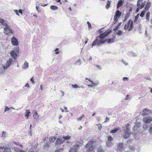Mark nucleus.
Instances as JSON below:
<instances>
[{
    "label": "nucleus",
    "mask_w": 152,
    "mask_h": 152,
    "mask_svg": "<svg viewBox=\"0 0 152 152\" xmlns=\"http://www.w3.org/2000/svg\"><path fill=\"white\" fill-rule=\"evenodd\" d=\"M102 28L98 30V31L100 35L96 37V39L92 43L91 45L92 47L96 45H100L105 43L107 41L109 43L113 42H114V39L113 38L108 39H105L106 37L112 32V30H107L103 32L102 31Z\"/></svg>",
    "instance_id": "nucleus-1"
},
{
    "label": "nucleus",
    "mask_w": 152,
    "mask_h": 152,
    "mask_svg": "<svg viewBox=\"0 0 152 152\" xmlns=\"http://www.w3.org/2000/svg\"><path fill=\"white\" fill-rule=\"evenodd\" d=\"M96 141L94 140H91L89 141L85 146L86 152H93L95 149V147L93 145Z\"/></svg>",
    "instance_id": "nucleus-2"
},
{
    "label": "nucleus",
    "mask_w": 152,
    "mask_h": 152,
    "mask_svg": "<svg viewBox=\"0 0 152 152\" xmlns=\"http://www.w3.org/2000/svg\"><path fill=\"white\" fill-rule=\"evenodd\" d=\"M145 3L146 1H143V0H138L137 4V8L136 12H138L140 9L143 8L145 6Z\"/></svg>",
    "instance_id": "nucleus-3"
},
{
    "label": "nucleus",
    "mask_w": 152,
    "mask_h": 152,
    "mask_svg": "<svg viewBox=\"0 0 152 152\" xmlns=\"http://www.w3.org/2000/svg\"><path fill=\"white\" fill-rule=\"evenodd\" d=\"M133 26V21L130 20L128 21L127 23L125 25L124 28L125 30L129 31L132 29Z\"/></svg>",
    "instance_id": "nucleus-4"
},
{
    "label": "nucleus",
    "mask_w": 152,
    "mask_h": 152,
    "mask_svg": "<svg viewBox=\"0 0 152 152\" xmlns=\"http://www.w3.org/2000/svg\"><path fill=\"white\" fill-rule=\"evenodd\" d=\"M19 53V48L18 47L15 48V50H12L10 52V54L14 60H15L17 56V54Z\"/></svg>",
    "instance_id": "nucleus-5"
},
{
    "label": "nucleus",
    "mask_w": 152,
    "mask_h": 152,
    "mask_svg": "<svg viewBox=\"0 0 152 152\" xmlns=\"http://www.w3.org/2000/svg\"><path fill=\"white\" fill-rule=\"evenodd\" d=\"M4 32L5 34L8 35L13 33L12 30L10 28L8 25L4 28Z\"/></svg>",
    "instance_id": "nucleus-6"
},
{
    "label": "nucleus",
    "mask_w": 152,
    "mask_h": 152,
    "mask_svg": "<svg viewBox=\"0 0 152 152\" xmlns=\"http://www.w3.org/2000/svg\"><path fill=\"white\" fill-rule=\"evenodd\" d=\"M124 149V144L122 142H119L118 144L117 151L118 152H121Z\"/></svg>",
    "instance_id": "nucleus-7"
},
{
    "label": "nucleus",
    "mask_w": 152,
    "mask_h": 152,
    "mask_svg": "<svg viewBox=\"0 0 152 152\" xmlns=\"http://www.w3.org/2000/svg\"><path fill=\"white\" fill-rule=\"evenodd\" d=\"M121 12L118 10H117L115 13V15L114 16V20L117 21L121 15Z\"/></svg>",
    "instance_id": "nucleus-8"
},
{
    "label": "nucleus",
    "mask_w": 152,
    "mask_h": 152,
    "mask_svg": "<svg viewBox=\"0 0 152 152\" xmlns=\"http://www.w3.org/2000/svg\"><path fill=\"white\" fill-rule=\"evenodd\" d=\"M144 122L145 123H150L152 121V117L151 116L144 117L142 119Z\"/></svg>",
    "instance_id": "nucleus-9"
},
{
    "label": "nucleus",
    "mask_w": 152,
    "mask_h": 152,
    "mask_svg": "<svg viewBox=\"0 0 152 152\" xmlns=\"http://www.w3.org/2000/svg\"><path fill=\"white\" fill-rule=\"evenodd\" d=\"M131 134L130 130L127 128L124 132V134L123 135V137L125 139H127L129 137Z\"/></svg>",
    "instance_id": "nucleus-10"
},
{
    "label": "nucleus",
    "mask_w": 152,
    "mask_h": 152,
    "mask_svg": "<svg viewBox=\"0 0 152 152\" xmlns=\"http://www.w3.org/2000/svg\"><path fill=\"white\" fill-rule=\"evenodd\" d=\"M12 62V60L11 59H9L7 62L5 66H4L3 68L5 70L7 69V68L11 64Z\"/></svg>",
    "instance_id": "nucleus-11"
},
{
    "label": "nucleus",
    "mask_w": 152,
    "mask_h": 152,
    "mask_svg": "<svg viewBox=\"0 0 152 152\" xmlns=\"http://www.w3.org/2000/svg\"><path fill=\"white\" fill-rule=\"evenodd\" d=\"M12 44L15 46L18 45V42L17 39L14 37H13L11 39Z\"/></svg>",
    "instance_id": "nucleus-12"
},
{
    "label": "nucleus",
    "mask_w": 152,
    "mask_h": 152,
    "mask_svg": "<svg viewBox=\"0 0 152 152\" xmlns=\"http://www.w3.org/2000/svg\"><path fill=\"white\" fill-rule=\"evenodd\" d=\"M151 113V111L149 110L145 109L142 112L141 115L142 116H144L148 115Z\"/></svg>",
    "instance_id": "nucleus-13"
},
{
    "label": "nucleus",
    "mask_w": 152,
    "mask_h": 152,
    "mask_svg": "<svg viewBox=\"0 0 152 152\" xmlns=\"http://www.w3.org/2000/svg\"><path fill=\"white\" fill-rule=\"evenodd\" d=\"M79 147V145H76L74 146L73 148H71L69 150V152H77Z\"/></svg>",
    "instance_id": "nucleus-14"
},
{
    "label": "nucleus",
    "mask_w": 152,
    "mask_h": 152,
    "mask_svg": "<svg viewBox=\"0 0 152 152\" xmlns=\"http://www.w3.org/2000/svg\"><path fill=\"white\" fill-rule=\"evenodd\" d=\"M64 141L65 140H62L61 139L58 138L55 142V143L56 145H60L63 143Z\"/></svg>",
    "instance_id": "nucleus-15"
},
{
    "label": "nucleus",
    "mask_w": 152,
    "mask_h": 152,
    "mask_svg": "<svg viewBox=\"0 0 152 152\" xmlns=\"http://www.w3.org/2000/svg\"><path fill=\"white\" fill-rule=\"evenodd\" d=\"M33 117L35 119H38L39 118L38 114L37 111H34L33 112Z\"/></svg>",
    "instance_id": "nucleus-16"
},
{
    "label": "nucleus",
    "mask_w": 152,
    "mask_h": 152,
    "mask_svg": "<svg viewBox=\"0 0 152 152\" xmlns=\"http://www.w3.org/2000/svg\"><path fill=\"white\" fill-rule=\"evenodd\" d=\"M4 149V152H11L10 149L8 148H4V146L0 147V149L2 150Z\"/></svg>",
    "instance_id": "nucleus-17"
},
{
    "label": "nucleus",
    "mask_w": 152,
    "mask_h": 152,
    "mask_svg": "<svg viewBox=\"0 0 152 152\" xmlns=\"http://www.w3.org/2000/svg\"><path fill=\"white\" fill-rule=\"evenodd\" d=\"M151 6V3L150 2H147L146 5L145 6V8L144 10L147 11L148 10Z\"/></svg>",
    "instance_id": "nucleus-18"
},
{
    "label": "nucleus",
    "mask_w": 152,
    "mask_h": 152,
    "mask_svg": "<svg viewBox=\"0 0 152 152\" xmlns=\"http://www.w3.org/2000/svg\"><path fill=\"white\" fill-rule=\"evenodd\" d=\"M150 12H148L145 15V19L147 21H149L150 19Z\"/></svg>",
    "instance_id": "nucleus-19"
},
{
    "label": "nucleus",
    "mask_w": 152,
    "mask_h": 152,
    "mask_svg": "<svg viewBox=\"0 0 152 152\" xmlns=\"http://www.w3.org/2000/svg\"><path fill=\"white\" fill-rule=\"evenodd\" d=\"M0 23L5 27L8 26L7 24L5 23L4 20L3 19L0 18Z\"/></svg>",
    "instance_id": "nucleus-20"
},
{
    "label": "nucleus",
    "mask_w": 152,
    "mask_h": 152,
    "mask_svg": "<svg viewBox=\"0 0 152 152\" xmlns=\"http://www.w3.org/2000/svg\"><path fill=\"white\" fill-rule=\"evenodd\" d=\"M123 3V1L121 0H119L117 4V8L118 9L122 5Z\"/></svg>",
    "instance_id": "nucleus-21"
},
{
    "label": "nucleus",
    "mask_w": 152,
    "mask_h": 152,
    "mask_svg": "<svg viewBox=\"0 0 152 152\" xmlns=\"http://www.w3.org/2000/svg\"><path fill=\"white\" fill-rule=\"evenodd\" d=\"M23 68L24 69H27L28 67V63L27 61L25 62L23 65Z\"/></svg>",
    "instance_id": "nucleus-22"
},
{
    "label": "nucleus",
    "mask_w": 152,
    "mask_h": 152,
    "mask_svg": "<svg viewBox=\"0 0 152 152\" xmlns=\"http://www.w3.org/2000/svg\"><path fill=\"white\" fill-rule=\"evenodd\" d=\"M30 113L29 110H26L25 112V116L27 119L28 118V116L29 114Z\"/></svg>",
    "instance_id": "nucleus-23"
},
{
    "label": "nucleus",
    "mask_w": 152,
    "mask_h": 152,
    "mask_svg": "<svg viewBox=\"0 0 152 152\" xmlns=\"http://www.w3.org/2000/svg\"><path fill=\"white\" fill-rule=\"evenodd\" d=\"M56 140V137H51L49 139V141L50 142H53Z\"/></svg>",
    "instance_id": "nucleus-24"
},
{
    "label": "nucleus",
    "mask_w": 152,
    "mask_h": 152,
    "mask_svg": "<svg viewBox=\"0 0 152 152\" xmlns=\"http://www.w3.org/2000/svg\"><path fill=\"white\" fill-rule=\"evenodd\" d=\"M50 9L53 10H57L58 9V7L55 5H52L50 6Z\"/></svg>",
    "instance_id": "nucleus-25"
},
{
    "label": "nucleus",
    "mask_w": 152,
    "mask_h": 152,
    "mask_svg": "<svg viewBox=\"0 0 152 152\" xmlns=\"http://www.w3.org/2000/svg\"><path fill=\"white\" fill-rule=\"evenodd\" d=\"M111 4V1H109L108 0L107 1V4L106 6V8L107 9H108L110 5Z\"/></svg>",
    "instance_id": "nucleus-26"
},
{
    "label": "nucleus",
    "mask_w": 152,
    "mask_h": 152,
    "mask_svg": "<svg viewBox=\"0 0 152 152\" xmlns=\"http://www.w3.org/2000/svg\"><path fill=\"white\" fill-rule=\"evenodd\" d=\"M63 138L66 140H69L71 139V137L68 135L66 136H63Z\"/></svg>",
    "instance_id": "nucleus-27"
},
{
    "label": "nucleus",
    "mask_w": 152,
    "mask_h": 152,
    "mask_svg": "<svg viewBox=\"0 0 152 152\" xmlns=\"http://www.w3.org/2000/svg\"><path fill=\"white\" fill-rule=\"evenodd\" d=\"M130 15V13L129 12H127L126 13L124 19V21L126 20L127 18H128Z\"/></svg>",
    "instance_id": "nucleus-28"
},
{
    "label": "nucleus",
    "mask_w": 152,
    "mask_h": 152,
    "mask_svg": "<svg viewBox=\"0 0 152 152\" xmlns=\"http://www.w3.org/2000/svg\"><path fill=\"white\" fill-rule=\"evenodd\" d=\"M97 152H104V151L102 148L100 147L98 148Z\"/></svg>",
    "instance_id": "nucleus-29"
},
{
    "label": "nucleus",
    "mask_w": 152,
    "mask_h": 152,
    "mask_svg": "<svg viewBox=\"0 0 152 152\" xmlns=\"http://www.w3.org/2000/svg\"><path fill=\"white\" fill-rule=\"evenodd\" d=\"M146 12V11L145 10H143L140 14V17H143Z\"/></svg>",
    "instance_id": "nucleus-30"
},
{
    "label": "nucleus",
    "mask_w": 152,
    "mask_h": 152,
    "mask_svg": "<svg viewBox=\"0 0 152 152\" xmlns=\"http://www.w3.org/2000/svg\"><path fill=\"white\" fill-rule=\"evenodd\" d=\"M118 129V128L111 130L110 132L111 133H114L116 132Z\"/></svg>",
    "instance_id": "nucleus-31"
},
{
    "label": "nucleus",
    "mask_w": 152,
    "mask_h": 152,
    "mask_svg": "<svg viewBox=\"0 0 152 152\" xmlns=\"http://www.w3.org/2000/svg\"><path fill=\"white\" fill-rule=\"evenodd\" d=\"M72 87L73 88H79L80 87V86H78L77 85L75 84H72Z\"/></svg>",
    "instance_id": "nucleus-32"
},
{
    "label": "nucleus",
    "mask_w": 152,
    "mask_h": 152,
    "mask_svg": "<svg viewBox=\"0 0 152 152\" xmlns=\"http://www.w3.org/2000/svg\"><path fill=\"white\" fill-rule=\"evenodd\" d=\"M84 117H85L84 115H83L80 117L78 118L77 120L78 121H80L83 118H84Z\"/></svg>",
    "instance_id": "nucleus-33"
},
{
    "label": "nucleus",
    "mask_w": 152,
    "mask_h": 152,
    "mask_svg": "<svg viewBox=\"0 0 152 152\" xmlns=\"http://www.w3.org/2000/svg\"><path fill=\"white\" fill-rule=\"evenodd\" d=\"M88 80L90 82L92 83L93 86H96L97 85V83H93V81L91 80V79L90 78H88Z\"/></svg>",
    "instance_id": "nucleus-34"
},
{
    "label": "nucleus",
    "mask_w": 152,
    "mask_h": 152,
    "mask_svg": "<svg viewBox=\"0 0 152 152\" xmlns=\"http://www.w3.org/2000/svg\"><path fill=\"white\" fill-rule=\"evenodd\" d=\"M108 140L109 141H111L113 140V139L112 137L110 136H109L107 137Z\"/></svg>",
    "instance_id": "nucleus-35"
},
{
    "label": "nucleus",
    "mask_w": 152,
    "mask_h": 152,
    "mask_svg": "<svg viewBox=\"0 0 152 152\" xmlns=\"http://www.w3.org/2000/svg\"><path fill=\"white\" fill-rule=\"evenodd\" d=\"M14 143L16 145H17L18 146H19V147H20L21 148H22L23 147V146H22V145L19 144H18V143H17V142H14Z\"/></svg>",
    "instance_id": "nucleus-36"
},
{
    "label": "nucleus",
    "mask_w": 152,
    "mask_h": 152,
    "mask_svg": "<svg viewBox=\"0 0 152 152\" xmlns=\"http://www.w3.org/2000/svg\"><path fill=\"white\" fill-rule=\"evenodd\" d=\"M49 144L48 143H47L44 145L43 147L44 148H48L49 147Z\"/></svg>",
    "instance_id": "nucleus-37"
},
{
    "label": "nucleus",
    "mask_w": 152,
    "mask_h": 152,
    "mask_svg": "<svg viewBox=\"0 0 152 152\" xmlns=\"http://www.w3.org/2000/svg\"><path fill=\"white\" fill-rule=\"evenodd\" d=\"M97 126H98V129L99 130H100L102 128V125L100 124H99L97 125Z\"/></svg>",
    "instance_id": "nucleus-38"
},
{
    "label": "nucleus",
    "mask_w": 152,
    "mask_h": 152,
    "mask_svg": "<svg viewBox=\"0 0 152 152\" xmlns=\"http://www.w3.org/2000/svg\"><path fill=\"white\" fill-rule=\"evenodd\" d=\"M14 150L15 152H19L20 150L17 147L14 148Z\"/></svg>",
    "instance_id": "nucleus-39"
},
{
    "label": "nucleus",
    "mask_w": 152,
    "mask_h": 152,
    "mask_svg": "<svg viewBox=\"0 0 152 152\" xmlns=\"http://www.w3.org/2000/svg\"><path fill=\"white\" fill-rule=\"evenodd\" d=\"M143 128L145 130H146L148 128V126L147 124H144L143 125Z\"/></svg>",
    "instance_id": "nucleus-40"
},
{
    "label": "nucleus",
    "mask_w": 152,
    "mask_h": 152,
    "mask_svg": "<svg viewBox=\"0 0 152 152\" xmlns=\"http://www.w3.org/2000/svg\"><path fill=\"white\" fill-rule=\"evenodd\" d=\"M129 148L132 151H134L135 150V148L133 146H130Z\"/></svg>",
    "instance_id": "nucleus-41"
},
{
    "label": "nucleus",
    "mask_w": 152,
    "mask_h": 152,
    "mask_svg": "<svg viewBox=\"0 0 152 152\" xmlns=\"http://www.w3.org/2000/svg\"><path fill=\"white\" fill-rule=\"evenodd\" d=\"M122 33V32L120 30H118L117 32V34L119 35H121Z\"/></svg>",
    "instance_id": "nucleus-42"
},
{
    "label": "nucleus",
    "mask_w": 152,
    "mask_h": 152,
    "mask_svg": "<svg viewBox=\"0 0 152 152\" xmlns=\"http://www.w3.org/2000/svg\"><path fill=\"white\" fill-rule=\"evenodd\" d=\"M87 23L88 25L89 28H91V25L89 21H87Z\"/></svg>",
    "instance_id": "nucleus-43"
},
{
    "label": "nucleus",
    "mask_w": 152,
    "mask_h": 152,
    "mask_svg": "<svg viewBox=\"0 0 152 152\" xmlns=\"http://www.w3.org/2000/svg\"><path fill=\"white\" fill-rule=\"evenodd\" d=\"M149 132L151 133H152V124L151 125V126L150 127V128L149 129Z\"/></svg>",
    "instance_id": "nucleus-44"
},
{
    "label": "nucleus",
    "mask_w": 152,
    "mask_h": 152,
    "mask_svg": "<svg viewBox=\"0 0 152 152\" xmlns=\"http://www.w3.org/2000/svg\"><path fill=\"white\" fill-rule=\"evenodd\" d=\"M30 81L33 84L35 83V82L33 79V77H32L30 79Z\"/></svg>",
    "instance_id": "nucleus-45"
},
{
    "label": "nucleus",
    "mask_w": 152,
    "mask_h": 152,
    "mask_svg": "<svg viewBox=\"0 0 152 152\" xmlns=\"http://www.w3.org/2000/svg\"><path fill=\"white\" fill-rule=\"evenodd\" d=\"M59 50V49L58 48H56L55 50V51H56V52H55V54H58L59 53V52L58 51V50Z\"/></svg>",
    "instance_id": "nucleus-46"
},
{
    "label": "nucleus",
    "mask_w": 152,
    "mask_h": 152,
    "mask_svg": "<svg viewBox=\"0 0 152 152\" xmlns=\"http://www.w3.org/2000/svg\"><path fill=\"white\" fill-rule=\"evenodd\" d=\"M119 25H117L114 29L113 31H115L117 30L119 28Z\"/></svg>",
    "instance_id": "nucleus-47"
},
{
    "label": "nucleus",
    "mask_w": 152,
    "mask_h": 152,
    "mask_svg": "<svg viewBox=\"0 0 152 152\" xmlns=\"http://www.w3.org/2000/svg\"><path fill=\"white\" fill-rule=\"evenodd\" d=\"M111 143L110 142H108L107 143V147H109L111 146Z\"/></svg>",
    "instance_id": "nucleus-48"
},
{
    "label": "nucleus",
    "mask_w": 152,
    "mask_h": 152,
    "mask_svg": "<svg viewBox=\"0 0 152 152\" xmlns=\"http://www.w3.org/2000/svg\"><path fill=\"white\" fill-rule=\"evenodd\" d=\"M25 87H27V88H29L30 87V86H29V84H28V83H27L25 85Z\"/></svg>",
    "instance_id": "nucleus-49"
},
{
    "label": "nucleus",
    "mask_w": 152,
    "mask_h": 152,
    "mask_svg": "<svg viewBox=\"0 0 152 152\" xmlns=\"http://www.w3.org/2000/svg\"><path fill=\"white\" fill-rule=\"evenodd\" d=\"M36 9L37 10V11L38 12H40V10H39V6H36Z\"/></svg>",
    "instance_id": "nucleus-50"
},
{
    "label": "nucleus",
    "mask_w": 152,
    "mask_h": 152,
    "mask_svg": "<svg viewBox=\"0 0 152 152\" xmlns=\"http://www.w3.org/2000/svg\"><path fill=\"white\" fill-rule=\"evenodd\" d=\"M15 13L18 16H19V13H18V11L17 10H15Z\"/></svg>",
    "instance_id": "nucleus-51"
},
{
    "label": "nucleus",
    "mask_w": 152,
    "mask_h": 152,
    "mask_svg": "<svg viewBox=\"0 0 152 152\" xmlns=\"http://www.w3.org/2000/svg\"><path fill=\"white\" fill-rule=\"evenodd\" d=\"M128 79V78L126 77H124L123 78V80L124 81H125L126 80H127Z\"/></svg>",
    "instance_id": "nucleus-52"
},
{
    "label": "nucleus",
    "mask_w": 152,
    "mask_h": 152,
    "mask_svg": "<svg viewBox=\"0 0 152 152\" xmlns=\"http://www.w3.org/2000/svg\"><path fill=\"white\" fill-rule=\"evenodd\" d=\"M48 4H42L41 5L43 7H45L47 6L48 5Z\"/></svg>",
    "instance_id": "nucleus-53"
},
{
    "label": "nucleus",
    "mask_w": 152,
    "mask_h": 152,
    "mask_svg": "<svg viewBox=\"0 0 152 152\" xmlns=\"http://www.w3.org/2000/svg\"><path fill=\"white\" fill-rule=\"evenodd\" d=\"M10 109V108L8 107H6L5 108V110H4V111L6 112L7 110H8Z\"/></svg>",
    "instance_id": "nucleus-54"
},
{
    "label": "nucleus",
    "mask_w": 152,
    "mask_h": 152,
    "mask_svg": "<svg viewBox=\"0 0 152 152\" xmlns=\"http://www.w3.org/2000/svg\"><path fill=\"white\" fill-rule=\"evenodd\" d=\"M129 95H127L126 96L125 98V99H126V100L128 99H129Z\"/></svg>",
    "instance_id": "nucleus-55"
},
{
    "label": "nucleus",
    "mask_w": 152,
    "mask_h": 152,
    "mask_svg": "<svg viewBox=\"0 0 152 152\" xmlns=\"http://www.w3.org/2000/svg\"><path fill=\"white\" fill-rule=\"evenodd\" d=\"M19 12L20 13L21 15L22 14V10H21V9L19 10Z\"/></svg>",
    "instance_id": "nucleus-56"
},
{
    "label": "nucleus",
    "mask_w": 152,
    "mask_h": 152,
    "mask_svg": "<svg viewBox=\"0 0 152 152\" xmlns=\"http://www.w3.org/2000/svg\"><path fill=\"white\" fill-rule=\"evenodd\" d=\"M88 40V38H87L86 39V41H85V44L87 42Z\"/></svg>",
    "instance_id": "nucleus-57"
},
{
    "label": "nucleus",
    "mask_w": 152,
    "mask_h": 152,
    "mask_svg": "<svg viewBox=\"0 0 152 152\" xmlns=\"http://www.w3.org/2000/svg\"><path fill=\"white\" fill-rule=\"evenodd\" d=\"M82 128V126H80L79 128L78 129L79 130H81Z\"/></svg>",
    "instance_id": "nucleus-58"
},
{
    "label": "nucleus",
    "mask_w": 152,
    "mask_h": 152,
    "mask_svg": "<svg viewBox=\"0 0 152 152\" xmlns=\"http://www.w3.org/2000/svg\"><path fill=\"white\" fill-rule=\"evenodd\" d=\"M19 152H26L25 151H23V150H20L19 151Z\"/></svg>",
    "instance_id": "nucleus-59"
},
{
    "label": "nucleus",
    "mask_w": 152,
    "mask_h": 152,
    "mask_svg": "<svg viewBox=\"0 0 152 152\" xmlns=\"http://www.w3.org/2000/svg\"><path fill=\"white\" fill-rule=\"evenodd\" d=\"M40 88L41 90H43V87L42 86V85H41L40 86Z\"/></svg>",
    "instance_id": "nucleus-60"
},
{
    "label": "nucleus",
    "mask_w": 152,
    "mask_h": 152,
    "mask_svg": "<svg viewBox=\"0 0 152 152\" xmlns=\"http://www.w3.org/2000/svg\"><path fill=\"white\" fill-rule=\"evenodd\" d=\"M60 1H61V0H58V1H57V2H60V4H61V2Z\"/></svg>",
    "instance_id": "nucleus-61"
},
{
    "label": "nucleus",
    "mask_w": 152,
    "mask_h": 152,
    "mask_svg": "<svg viewBox=\"0 0 152 152\" xmlns=\"http://www.w3.org/2000/svg\"><path fill=\"white\" fill-rule=\"evenodd\" d=\"M131 142V140H129L127 141V142Z\"/></svg>",
    "instance_id": "nucleus-62"
},
{
    "label": "nucleus",
    "mask_w": 152,
    "mask_h": 152,
    "mask_svg": "<svg viewBox=\"0 0 152 152\" xmlns=\"http://www.w3.org/2000/svg\"><path fill=\"white\" fill-rule=\"evenodd\" d=\"M34 16L35 17H37V15L36 14H34Z\"/></svg>",
    "instance_id": "nucleus-63"
},
{
    "label": "nucleus",
    "mask_w": 152,
    "mask_h": 152,
    "mask_svg": "<svg viewBox=\"0 0 152 152\" xmlns=\"http://www.w3.org/2000/svg\"><path fill=\"white\" fill-rule=\"evenodd\" d=\"M150 22L152 24V18H151V20H150Z\"/></svg>",
    "instance_id": "nucleus-64"
}]
</instances>
